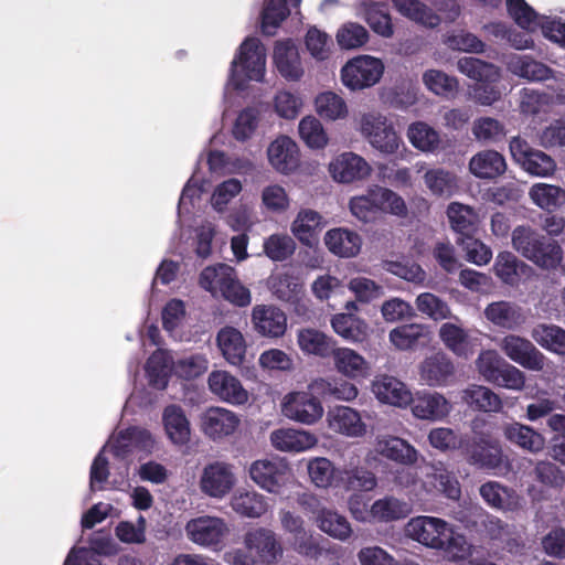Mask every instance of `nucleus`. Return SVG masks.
<instances>
[{
  "mask_svg": "<svg viewBox=\"0 0 565 565\" xmlns=\"http://www.w3.org/2000/svg\"><path fill=\"white\" fill-rule=\"evenodd\" d=\"M512 246L524 258L545 270H554L563 259L562 246L530 225H518L512 231Z\"/></svg>",
  "mask_w": 565,
  "mask_h": 565,
  "instance_id": "nucleus-1",
  "label": "nucleus"
},
{
  "mask_svg": "<svg viewBox=\"0 0 565 565\" xmlns=\"http://www.w3.org/2000/svg\"><path fill=\"white\" fill-rule=\"evenodd\" d=\"M350 210L360 221L367 223L376 217L380 212L393 214L398 217L407 215V206L404 199L394 191L375 185L369 189L365 195L350 200Z\"/></svg>",
  "mask_w": 565,
  "mask_h": 565,
  "instance_id": "nucleus-2",
  "label": "nucleus"
},
{
  "mask_svg": "<svg viewBox=\"0 0 565 565\" xmlns=\"http://www.w3.org/2000/svg\"><path fill=\"white\" fill-rule=\"evenodd\" d=\"M458 71L476 84L471 87L472 98L480 105L490 106L501 97L497 83L501 74L500 68L492 63L477 57H461L457 63Z\"/></svg>",
  "mask_w": 565,
  "mask_h": 565,
  "instance_id": "nucleus-3",
  "label": "nucleus"
},
{
  "mask_svg": "<svg viewBox=\"0 0 565 565\" xmlns=\"http://www.w3.org/2000/svg\"><path fill=\"white\" fill-rule=\"evenodd\" d=\"M200 286L222 297L237 307H246L252 301L250 291L237 279L234 269L225 264L204 268L199 278Z\"/></svg>",
  "mask_w": 565,
  "mask_h": 565,
  "instance_id": "nucleus-4",
  "label": "nucleus"
},
{
  "mask_svg": "<svg viewBox=\"0 0 565 565\" xmlns=\"http://www.w3.org/2000/svg\"><path fill=\"white\" fill-rule=\"evenodd\" d=\"M265 49L257 38H246L231 63V82L243 89L248 81L262 82L265 75Z\"/></svg>",
  "mask_w": 565,
  "mask_h": 565,
  "instance_id": "nucleus-5",
  "label": "nucleus"
},
{
  "mask_svg": "<svg viewBox=\"0 0 565 565\" xmlns=\"http://www.w3.org/2000/svg\"><path fill=\"white\" fill-rule=\"evenodd\" d=\"M384 65L381 60L361 55L350 60L341 70V79L351 90L375 85L382 77Z\"/></svg>",
  "mask_w": 565,
  "mask_h": 565,
  "instance_id": "nucleus-6",
  "label": "nucleus"
},
{
  "mask_svg": "<svg viewBox=\"0 0 565 565\" xmlns=\"http://www.w3.org/2000/svg\"><path fill=\"white\" fill-rule=\"evenodd\" d=\"M361 131L371 146L382 153L393 154L398 150L401 138L386 117L375 114L363 115Z\"/></svg>",
  "mask_w": 565,
  "mask_h": 565,
  "instance_id": "nucleus-7",
  "label": "nucleus"
},
{
  "mask_svg": "<svg viewBox=\"0 0 565 565\" xmlns=\"http://www.w3.org/2000/svg\"><path fill=\"white\" fill-rule=\"evenodd\" d=\"M509 147L514 161L520 163L530 174L548 177L554 173L556 169L555 160L542 150L532 148L521 137H513Z\"/></svg>",
  "mask_w": 565,
  "mask_h": 565,
  "instance_id": "nucleus-8",
  "label": "nucleus"
},
{
  "mask_svg": "<svg viewBox=\"0 0 565 565\" xmlns=\"http://www.w3.org/2000/svg\"><path fill=\"white\" fill-rule=\"evenodd\" d=\"M250 479L263 490L279 493L288 481L290 469L280 459H258L248 469Z\"/></svg>",
  "mask_w": 565,
  "mask_h": 565,
  "instance_id": "nucleus-9",
  "label": "nucleus"
},
{
  "mask_svg": "<svg viewBox=\"0 0 565 565\" xmlns=\"http://www.w3.org/2000/svg\"><path fill=\"white\" fill-rule=\"evenodd\" d=\"M500 349L511 361L526 370L539 372L545 366V355L530 340L520 335H505Z\"/></svg>",
  "mask_w": 565,
  "mask_h": 565,
  "instance_id": "nucleus-10",
  "label": "nucleus"
},
{
  "mask_svg": "<svg viewBox=\"0 0 565 565\" xmlns=\"http://www.w3.org/2000/svg\"><path fill=\"white\" fill-rule=\"evenodd\" d=\"M282 414L295 422L311 425L323 415V407L318 397L308 392L289 393L282 403Z\"/></svg>",
  "mask_w": 565,
  "mask_h": 565,
  "instance_id": "nucleus-11",
  "label": "nucleus"
},
{
  "mask_svg": "<svg viewBox=\"0 0 565 565\" xmlns=\"http://www.w3.org/2000/svg\"><path fill=\"white\" fill-rule=\"evenodd\" d=\"M461 450L466 460L479 469L494 470L503 463L501 446L483 437L466 440Z\"/></svg>",
  "mask_w": 565,
  "mask_h": 565,
  "instance_id": "nucleus-12",
  "label": "nucleus"
},
{
  "mask_svg": "<svg viewBox=\"0 0 565 565\" xmlns=\"http://www.w3.org/2000/svg\"><path fill=\"white\" fill-rule=\"evenodd\" d=\"M450 525L443 519L435 516H416L408 521L406 524L407 535L431 548L443 547V540Z\"/></svg>",
  "mask_w": 565,
  "mask_h": 565,
  "instance_id": "nucleus-13",
  "label": "nucleus"
},
{
  "mask_svg": "<svg viewBox=\"0 0 565 565\" xmlns=\"http://www.w3.org/2000/svg\"><path fill=\"white\" fill-rule=\"evenodd\" d=\"M227 531L226 523L215 516H199L185 524L188 539L201 546L218 545Z\"/></svg>",
  "mask_w": 565,
  "mask_h": 565,
  "instance_id": "nucleus-14",
  "label": "nucleus"
},
{
  "mask_svg": "<svg viewBox=\"0 0 565 565\" xmlns=\"http://www.w3.org/2000/svg\"><path fill=\"white\" fill-rule=\"evenodd\" d=\"M248 552H255L260 563L275 564L282 555V547L274 531L265 527L249 530L244 536Z\"/></svg>",
  "mask_w": 565,
  "mask_h": 565,
  "instance_id": "nucleus-15",
  "label": "nucleus"
},
{
  "mask_svg": "<svg viewBox=\"0 0 565 565\" xmlns=\"http://www.w3.org/2000/svg\"><path fill=\"white\" fill-rule=\"evenodd\" d=\"M252 323L260 335L280 338L287 330V316L278 307L257 305L252 310Z\"/></svg>",
  "mask_w": 565,
  "mask_h": 565,
  "instance_id": "nucleus-16",
  "label": "nucleus"
},
{
  "mask_svg": "<svg viewBox=\"0 0 565 565\" xmlns=\"http://www.w3.org/2000/svg\"><path fill=\"white\" fill-rule=\"evenodd\" d=\"M234 483L235 477L231 466L218 461L207 465L200 480L202 491L214 498L227 494Z\"/></svg>",
  "mask_w": 565,
  "mask_h": 565,
  "instance_id": "nucleus-17",
  "label": "nucleus"
},
{
  "mask_svg": "<svg viewBox=\"0 0 565 565\" xmlns=\"http://www.w3.org/2000/svg\"><path fill=\"white\" fill-rule=\"evenodd\" d=\"M210 391L222 401L234 405L247 402L248 394L241 381L227 371H213L207 379Z\"/></svg>",
  "mask_w": 565,
  "mask_h": 565,
  "instance_id": "nucleus-18",
  "label": "nucleus"
},
{
  "mask_svg": "<svg viewBox=\"0 0 565 565\" xmlns=\"http://www.w3.org/2000/svg\"><path fill=\"white\" fill-rule=\"evenodd\" d=\"M239 425V418L235 413L211 407L201 415L202 431L213 440L232 435Z\"/></svg>",
  "mask_w": 565,
  "mask_h": 565,
  "instance_id": "nucleus-19",
  "label": "nucleus"
},
{
  "mask_svg": "<svg viewBox=\"0 0 565 565\" xmlns=\"http://www.w3.org/2000/svg\"><path fill=\"white\" fill-rule=\"evenodd\" d=\"M409 404L416 418L431 422L444 419L451 409L446 397L436 392H418L414 397L412 396Z\"/></svg>",
  "mask_w": 565,
  "mask_h": 565,
  "instance_id": "nucleus-20",
  "label": "nucleus"
},
{
  "mask_svg": "<svg viewBox=\"0 0 565 565\" xmlns=\"http://www.w3.org/2000/svg\"><path fill=\"white\" fill-rule=\"evenodd\" d=\"M267 154L270 164L280 173L288 174L299 166L298 147L287 136H280L273 141L267 149Z\"/></svg>",
  "mask_w": 565,
  "mask_h": 565,
  "instance_id": "nucleus-21",
  "label": "nucleus"
},
{
  "mask_svg": "<svg viewBox=\"0 0 565 565\" xmlns=\"http://www.w3.org/2000/svg\"><path fill=\"white\" fill-rule=\"evenodd\" d=\"M330 172L335 181L350 183L366 178L371 167L362 157L344 152L330 163Z\"/></svg>",
  "mask_w": 565,
  "mask_h": 565,
  "instance_id": "nucleus-22",
  "label": "nucleus"
},
{
  "mask_svg": "<svg viewBox=\"0 0 565 565\" xmlns=\"http://www.w3.org/2000/svg\"><path fill=\"white\" fill-rule=\"evenodd\" d=\"M329 427L348 437H362L366 425L358 411L349 406H335L328 413Z\"/></svg>",
  "mask_w": 565,
  "mask_h": 565,
  "instance_id": "nucleus-23",
  "label": "nucleus"
},
{
  "mask_svg": "<svg viewBox=\"0 0 565 565\" xmlns=\"http://www.w3.org/2000/svg\"><path fill=\"white\" fill-rule=\"evenodd\" d=\"M162 424L172 444L184 446L190 441L191 425L181 406L177 404L166 406L162 413Z\"/></svg>",
  "mask_w": 565,
  "mask_h": 565,
  "instance_id": "nucleus-24",
  "label": "nucleus"
},
{
  "mask_svg": "<svg viewBox=\"0 0 565 565\" xmlns=\"http://www.w3.org/2000/svg\"><path fill=\"white\" fill-rule=\"evenodd\" d=\"M372 391L379 401L394 406H407L412 401V393L398 379L391 375H381L372 383Z\"/></svg>",
  "mask_w": 565,
  "mask_h": 565,
  "instance_id": "nucleus-25",
  "label": "nucleus"
},
{
  "mask_svg": "<svg viewBox=\"0 0 565 565\" xmlns=\"http://www.w3.org/2000/svg\"><path fill=\"white\" fill-rule=\"evenodd\" d=\"M270 441L280 451L302 452L315 447L318 439L305 430L280 428L271 433Z\"/></svg>",
  "mask_w": 565,
  "mask_h": 565,
  "instance_id": "nucleus-26",
  "label": "nucleus"
},
{
  "mask_svg": "<svg viewBox=\"0 0 565 565\" xmlns=\"http://www.w3.org/2000/svg\"><path fill=\"white\" fill-rule=\"evenodd\" d=\"M217 347L224 359L232 365H242L247 350L242 332L231 326L222 328L216 335Z\"/></svg>",
  "mask_w": 565,
  "mask_h": 565,
  "instance_id": "nucleus-27",
  "label": "nucleus"
},
{
  "mask_svg": "<svg viewBox=\"0 0 565 565\" xmlns=\"http://www.w3.org/2000/svg\"><path fill=\"white\" fill-rule=\"evenodd\" d=\"M324 244L332 254L349 258L359 254L362 239L356 232L338 227L326 233Z\"/></svg>",
  "mask_w": 565,
  "mask_h": 565,
  "instance_id": "nucleus-28",
  "label": "nucleus"
},
{
  "mask_svg": "<svg viewBox=\"0 0 565 565\" xmlns=\"http://www.w3.org/2000/svg\"><path fill=\"white\" fill-rule=\"evenodd\" d=\"M377 486L375 475L363 466L344 467L338 469L335 487L347 491H372Z\"/></svg>",
  "mask_w": 565,
  "mask_h": 565,
  "instance_id": "nucleus-29",
  "label": "nucleus"
},
{
  "mask_svg": "<svg viewBox=\"0 0 565 565\" xmlns=\"http://www.w3.org/2000/svg\"><path fill=\"white\" fill-rule=\"evenodd\" d=\"M274 63L279 74L288 81H298L303 74L297 49L290 43L277 42L274 47Z\"/></svg>",
  "mask_w": 565,
  "mask_h": 565,
  "instance_id": "nucleus-30",
  "label": "nucleus"
},
{
  "mask_svg": "<svg viewBox=\"0 0 565 565\" xmlns=\"http://www.w3.org/2000/svg\"><path fill=\"white\" fill-rule=\"evenodd\" d=\"M454 373V363L444 353H436L427 358L420 367L422 380L429 386L446 385Z\"/></svg>",
  "mask_w": 565,
  "mask_h": 565,
  "instance_id": "nucleus-31",
  "label": "nucleus"
},
{
  "mask_svg": "<svg viewBox=\"0 0 565 565\" xmlns=\"http://www.w3.org/2000/svg\"><path fill=\"white\" fill-rule=\"evenodd\" d=\"M502 431L507 440L530 452L536 454L545 446V438L527 425L509 423L502 427Z\"/></svg>",
  "mask_w": 565,
  "mask_h": 565,
  "instance_id": "nucleus-32",
  "label": "nucleus"
},
{
  "mask_svg": "<svg viewBox=\"0 0 565 565\" xmlns=\"http://www.w3.org/2000/svg\"><path fill=\"white\" fill-rule=\"evenodd\" d=\"M469 169L479 179H495L507 170L504 157L495 150H484L475 154Z\"/></svg>",
  "mask_w": 565,
  "mask_h": 565,
  "instance_id": "nucleus-33",
  "label": "nucleus"
},
{
  "mask_svg": "<svg viewBox=\"0 0 565 565\" xmlns=\"http://www.w3.org/2000/svg\"><path fill=\"white\" fill-rule=\"evenodd\" d=\"M337 370L351 379L367 377L370 375L369 362L354 350L349 348H334L332 354Z\"/></svg>",
  "mask_w": 565,
  "mask_h": 565,
  "instance_id": "nucleus-34",
  "label": "nucleus"
},
{
  "mask_svg": "<svg viewBox=\"0 0 565 565\" xmlns=\"http://www.w3.org/2000/svg\"><path fill=\"white\" fill-rule=\"evenodd\" d=\"M451 228L458 234L456 241L472 237L477 231L478 216L473 209L458 202H452L447 209Z\"/></svg>",
  "mask_w": 565,
  "mask_h": 565,
  "instance_id": "nucleus-35",
  "label": "nucleus"
},
{
  "mask_svg": "<svg viewBox=\"0 0 565 565\" xmlns=\"http://www.w3.org/2000/svg\"><path fill=\"white\" fill-rule=\"evenodd\" d=\"M333 331L349 342H363L367 337V323L353 313H337L331 319Z\"/></svg>",
  "mask_w": 565,
  "mask_h": 565,
  "instance_id": "nucleus-36",
  "label": "nucleus"
},
{
  "mask_svg": "<svg viewBox=\"0 0 565 565\" xmlns=\"http://www.w3.org/2000/svg\"><path fill=\"white\" fill-rule=\"evenodd\" d=\"M392 2L402 15L426 28L434 29L441 22V18L419 0H392Z\"/></svg>",
  "mask_w": 565,
  "mask_h": 565,
  "instance_id": "nucleus-37",
  "label": "nucleus"
},
{
  "mask_svg": "<svg viewBox=\"0 0 565 565\" xmlns=\"http://www.w3.org/2000/svg\"><path fill=\"white\" fill-rule=\"evenodd\" d=\"M322 225V216L320 213L311 209H303L299 211L292 222L291 232L301 244L311 247Z\"/></svg>",
  "mask_w": 565,
  "mask_h": 565,
  "instance_id": "nucleus-38",
  "label": "nucleus"
},
{
  "mask_svg": "<svg viewBox=\"0 0 565 565\" xmlns=\"http://www.w3.org/2000/svg\"><path fill=\"white\" fill-rule=\"evenodd\" d=\"M486 318L493 324L504 329H515L524 322L521 309L509 301H495L484 310Z\"/></svg>",
  "mask_w": 565,
  "mask_h": 565,
  "instance_id": "nucleus-39",
  "label": "nucleus"
},
{
  "mask_svg": "<svg viewBox=\"0 0 565 565\" xmlns=\"http://www.w3.org/2000/svg\"><path fill=\"white\" fill-rule=\"evenodd\" d=\"M301 0H266L262 11V32L274 35L276 29L290 14L289 6L298 7Z\"/></svg>",
  "mask_w": 565,
  "mask_h": 565,
  "instance_id": "nucleus-40",
  "label": "nucleus"
},
{
  "mask_svg": "<svg viewBox=\"0 0 565 565\" xmlns=\"http://www.w3.org/2000/svg\"><path fill=\"white\" fill-rule=\"evenodd\" d=\"M315 522L319 530L340 541L348 540L352 534L348 519L331 509L321 508L318 515L315 516Z\"/></svg>",
  "mask_w": 565,
  "mask_h": 565,
  "instance_id": "nucleus-41",
  "label": "nucleus"
},
{
  "mask_svg": "<svg viewBox=\"0 0 565 565\" xmlns=\"http://www.w3.org/2000/svg\"><path fill=\"white\" fill-rule=\"evenodd\" d=\"M532 339L543 349L565 355V329L556 324L539 323L531 331Z\"/></svg>",
  "mask_w": 565,
  "mask_h": 565,
  "instance_id": "nucleus-42",
  "label": "nucleus"
},
{
  "mask_svg": "<svg viewBox=\"0 0 565 565\" xmlns=\"http://www.w3.org/2000/svg\"><path fill=\"white\" fill-rule=\"evenodd\" d=\"M300 349L309 354L321 358L330 356L335 348V341L316 329H302L298 333Z\"/></svg>",
  "mask_w": 565,
  "mask_h": 565,
  "instance_id": "nucleus-43",
  "label": "nucleus"
},
{
  "mask_svg": "<svg viewBox=\"0 0 565 565\" xmlns=\"http://www.w3.org/2000/svg\"><path fill=\"white\" fill-rule=\"evenodd\" d=\"M171 370L170 356L162 350L154 351L146 363L149 385L157 390H164L168 386Z\"/></svg>",
  "mask_w": 565,
  "mask_h": 565,
  "instance_id": "nucleus-44",
  "label": "nucleus"
},
{
  "mask_svg": "<svg viewBox=\"0 0 565 565\" xmlns=\"http://www.w3.org/2000/svg\"><path fill=\"white\" fill-rule=\"evenodd\" d=\"M529 266L520 260L513 253L500 252L495 258L493 270L500 280L507 285H518L521 275Z\"/></svg>",
  "mask_w": 565,
  "mask_h": 565,
  "instance_id": "nucleus-45",
  "label": "nucleus"
},
{
  "mask_svg": "<svg viewBox=\"0 0 565 565\" xmlns=\"http://www.w3.org/2000/svg\"><path fill=\"white\" fill-rule=\"evenodd\" d=\"M510 71L529 81H545L553 76V70L546 64L535 61L529 55L512 57L509 62Z\"/></svg>",
  "mask_w": 565,
  "mask_h": 565,
  "instance_id": "nucleus-46",
  "label": "nucleus"
},
{
  "mask_svg": "<svg viewBox=\"0 0 565 565\" xmlns=\"http://www.w3.org/2000/svg\"><path fill=\"white\" fill-rule=\"evenodd\" d=\"M462 399L480 412H499L502 408L500 396L482 385H470L463 391Z\"/></svg>",
  "mask_w": 565,
  "mask_h": 565,
  "instance_id": "nucleus-47",
  "label": "nucleus"
},
{
  "mask_svg": "<svg viewBox=\"0 0 565 565\" xmlns=\"http://www.w3.org/2000/svg\"><path fill=\"white\" fill-rule=\"evenodd\" d=\"M377 450L382 456L398 463L414 465L417 461V450L398 437L379 440Z\"/></svg>",
  "mask_w": 565,
  "mask_h": 565,
  "instance_id": "nucleus-48",
  "label": "nucleus"
},
{
  "mask_svg": "<svg viewBox=\"0 0 565 565\" xmlns=\"http://www.w3.org/2000/svg\"><path fill=\"white\" fill-rule=\"evenodd\" d=\"M270 290L277 299L291 305H298L303 295L302 284L290 274H279L271 277Z\"/></svg>",
  "mask_w": 565,
  "mask_h": 565,
  "instance_id": "nucleus-49",
  "label": "nucleus"
},
{
  "mask_svg": "<svg viewBox=\"0 0 565 565\" xmlns=\"http://www.w3.org/2000/svg\"><path fill=\"white\" fill-rule=\"evenodd\" d=\"M407 138L414 148L424 152H434L440 145L438 131L424 121L411 124Z\"/></svg>",
  "mask_w": 565,
  "mask_h": 565,
  "instance_id": "nucleus-50",
  "label": "nucleus"
},
{
  "mask_svg": "<svg viewBox=\"0 0 565 565\" xmlns=\"http://www.w3.org/2000/svg\"><path fill=\"white\" fill-rule=\"evenodd\" d=\"M363 17L370 28L381 36L391 38L394 33L392 19L385 3H364Z\"/></svg>",
  "mask_w": 565,
  "mask_h": 565,
  "instance_id": "nucleus-51",
  "label": "nucleus"
},
{
  "mask_svg": "<svg viewBox=\"0 0 565 565\" xmlns=\"http://www.w3.org/2000/svg\"><path fill=\"white\" fill-rule=\"evenodd\" d=\"M509 15L522 29L535 31L541 28L545 17H541L525 0H507Z\"/></svg>",
  "mask_w": 565,
  "mask_h": 565,
  "instance_id": "nucleus-52",
  "label": "nucleus"
},
{
  "mask_svg": "<svg viewBox=\"0 0 565 565\" xmlns=\"http://www.w3.org/2000/svg\"><path fill=\"white\" fill-rule=\"evenodd\" d=\"M411 512L409 505L394 497H385L374 501L371 514L381 522H390L406 518Z\"/></svg>",
  "mask_w": 565,
  "mask_h": 565,
  "instance_id": "nucleus-53",
  "label": "nucleus"
},
{
  "mask_svg": "<svg viewBox=\"0 0 565 565\" xmlns=\"http://www.w3.org/2000/svg\"><path fill=\"white\" fill-rule=\"evenodd\" d=\"M231 504L236 513L247 518H259L267 510L265 498L255 491L238 492Z\"/></svg>",
  "mask_w": 565,
  "mask_h": 565,
  "instance_id": "nucleus-54",
  "label": "nucleus"
},
{
  "mask_svg": "<svg viewBox=\"0 0 565 565\" xmlns=\"http://www.w3.org/2000/svg\"><path fill=\"white\" fill-rule=\"evenodd\" d=\"M439 338L445 347L458 356H467L469 350V334L461 327L446 322L439 329Z\"/></svg>",
  "mask_w": 565,
  "mask_h": 565,
  "instance_id": "nucleus-55",
  "label": "nucleus"
},
{
  "mask_svg": "<svg viewBox=\"0 0 565 565\" xmlns=\"http://www.w3.org/2000/svg\"><path fill=\"white\" fill-rule=\"evenodd\" d=\"M316 110L319 116L328 120H337L348 115L344 99L333 92L320 93L315 99Z\"/></svg>",
  "mask_w": 565,
  "mask_h": 565,
  "instance_id": "nucleus-56",
  "label": "nucleus"
},
{
  "mask_svg": "<svg viewBox=\"0 0 565 565\" xmlns=\"http://www.w3.org/2000/svg\"><path fill=\"white\" fill-rule=\"evenodd\" d=\"M479 493L483 501L493 509L508 510L512 505L514 491L500 484L498 481L483 483Z\"/></svg>",
  "mask_w": 565,
  "mask_h": 565,
  "instance_id": "nucleus-57",
  "label": "nucleus"
},
{
  "mask_svg": "<svg viewBox=\"0 0 565 565\" xmlns=\"http://www.w3.org/2000/svg\"><path fill=\"white\" fill-rule=\"evenodd\" d=\"M299 136L311 149H322L328 143V136L319 119L313 116H306L299 122Z\"/></svg>",
  "mask_w": 565,
  "mask_h": 565,
  "instance_id": "nucleus-58",
  "label": "nucleus"
},
{
  "mask_svg": "<svg viewBox=\"0 0 565 565\" xmlns=\"http://www.w3.org/2000/svg\"><path fill=\"white\" fill-rule=\"evenodd\" d=\"M296 250V243L287 234H273L264 242V253L274 262H284Z\"/></svg>",
  "mask_w": 565,
  "mask_h": 565,
  "instance_id": "nucleus-59",
  "label": "nucleus"
},
{
  "mask_svg": "<svg viewBox=\"0 0 565 565\" xmlns=\"http://www.w3.org/2000/svg\"><path fill=\"white\" fill-rule=\"evenodd\" d=\"M529 194L534 204L543 210H551L561 204V199H564V189L558 185L536 183L531 186Z\"/></svg>",
  "mask_w": 565,
  "mask_h": 565,
  "instance_id": "nucleus-60",
  "label": "nucleus"
},
{
  "mask_svg": "<svg viewBox=\"0 0 565 565\" xmlns=\"http://www.w3.org/2000/svg\"><path fill=\"white\" fill-rule=\"evenodd\" d=\"M415 303L420 313L433 320H443L451 316L449 306L431 292L419 294Z\"/></svg>",
  "mask_w": 565,
  "mask_h": 565,
  "instance_id": "nucleus-61",
  "label": "nucleus"
},
{
  "mask_svg": "<svg viewBox=\"0 0 565 565\" xmlns=\"http://www.w3.org/2000/svg\"><path fill=\"white\" fill-rule=\"evenodd\" d=\"M423 324H403L390 332V341L399 350L413 349L424 335Z\"/></svg>",
  "mask_w": 565,
  "mask_h": 565,
  "instance_id": "nucleus-62",
  "label": "nucleus"
},
{
  "mask_svg": "<svg viewBox=\"0 0 565 565\" xmlns=\"http://www.w3.org/2000/svg\"><path fill=\"white\" fill-rule=\"evenodd\" d=\"M308 472L312 482L320 488H327L329 486H335V475L338 469L333 467V463L323 457H318L309 461Z\"/></svg>",
  "mask_w": 565,
  "mask_h": 565,
  "instance_id": "nucleus-63",
  "label": "nucleus"
},
{
  "mask_svg": "<svg viewBox=\"0 0 565 565\" xmlns=\"http://www.w3.org/2000/svg\"><path fill=\"white\" fill-rule=\"evenodd\" d=\"M426 87L436 95L447 96L458 89V81L438 70H428L423 75Z\"/></svg>",
  "mask_w": 565,
  "mask_h": 565,
  "instance_id": "nucleus-64",
  "label": "nucleus"
}]
</instances>
